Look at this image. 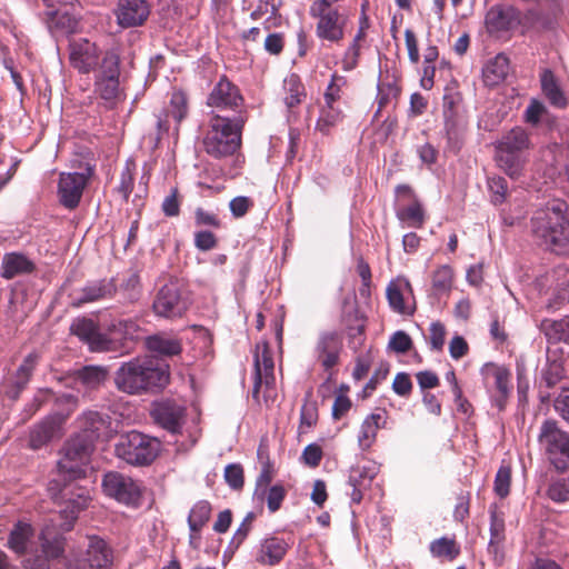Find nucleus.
Segmentation results:
<instances>
[{
    "label": "nucleus",
    "mask_w": 569,
    "mask_h": 569,
    "mask_svg": "<svg viewBox=\"0 0 569 569\" xmlns=\"http://www.w3.org/2000/svg\"><path fill=\"white\" fill-rule=\"evenodd\" d=\"M79 435L86 440H90L92 445L101 437L107 435L110 428V418L98 411H87L78 418Z\"/></svg>",
    "instance_id": "25"
},
{
    "label": "nucleus",
    "mask_w": 569,
    "mask_h": 569,
    "mask_svg": "<svg viewBox=\"0 0 569 569\" xmlns=\"http://www.w3.org/2000/svg\"><path fill=\"white\" fill-rule=\"evenodd\" d=\"M119 77L120 57L113 50L107 51L101 58L100 68L96 74L94 91L108 109H113L119 101Z\"/></svg>",
    "instance_id": "10"
},
{
    "label": "nucleus",
    "mask_w": 569,
    "mask_h": 569,
    "mask_svg": "<svg viewBox=\"0 0 569 569\" xmlns=\"http://www.w3.org/2000/svg\"><path fill=\"white\" fill-rule=\"evenodd\" d=\"M289 545L278 537H269L261 541L257 553V562L263 566H276L287 555Z\"/></svg>",
    "instance_id": "27"
},
{
    "label": "nucleus",
    "mask_w": 569,
    "mask_h": 569,
    "mask_svg": "<svg viewBox=\"0 0 569 569\" xmlns=\"http://www.w3.org/2000/svg\"><path fill=\"white\" fill-rule=\"evenodd\" d=\"M71 333L77 336L81 341L89 346L93 352L109 351L112 349L113 342L107 335L100 332L98 325L89 318L76 319L71 327Z\"/></svg>",
    "instance_id": "20"
},
{
    "label": "nucleus",
    "mask_w": 569,
    "mask_h": 569,
    "mask_svg": "<svg viewBox=\"0 0 569 569\" xmlns=\"http://www.w3.org/2000/svg\"><path fill=\"white\" fill-rule=\"evenodd\" d=\"M57 406H66V409L47 417L40 423L36 425L30 431V447L40 449L49 443L53 438L60 436L62 423L78 407V397L70 393H63L56 398Z\"/></svg>",
    "instance_id": "8"
},
{
    "label": "nucleus",
    "mask_w": 569,
    "mask_h": 569,
    "mask_svg": "<svg viewBox=\"0 0 569 569\" xmlns=\"http://www.w3.org/2000/svg\"><path fill=\"white\" fill-rule=\"evenodd\" d=\"M161 208L167 217H177L180 213V194L177 187L171 188L170 193L163 199Z\"/></svg>",
    "instance_id": "58"
},
{
    "label": "nucleus",
    "mask_w": 569,
    "mask_h": 569,
    "mask_svg": "<svg viewBox=\"0 0 569 569\" xmlns=\"http://www.w3.org/2000/svg\"><path fill=\"white\" fill-rule=\"evenodd\" d=\"M39 356L36 352L27 355L18 368L9 372L0 383V395L16 402L27 389L38 366Z\"/></svg>",
    "instance_id": "13"
},
{
    "label": "nucleus",
    "mask_w": 569,
    "mask_h": 569,
    "mask_svg": "<svg viewBox=\"0 0 569 569\" xmlns=\"http://www.w3.org/2000/svg\"><path fill=\"white\" fill-rule=\"evenodd\" d=\"M170 106L173 119L180 123L188 113V98L183 91H174L171 96Z\"/></svg>",
    "instance_id": "51"
},
{
    "label": "nucleus",
    "mask_w": 569,
    "mask_h": 569,
    "mask_svg": "<svg viewBox=\"0 0 569 569\" xmlns=\"http://www.w3.org/2000/svg\"><path fill=\"white\" fill-rule=\"evenodd\" d=\"M511 468L507 465L500 466L497 471L493 490L500 498H506L510 492Z\"/></svg>",
    "instance_id": "47"
},
{
    "label": "nucleus",
    "mask_w": 569,
    "mask_h": 569,
    "mask_svg": "<svg viewBox=\"0 0 569 569\" xmlns=\"http://www.w3.org/2000/svg\"><path fill=\"white\" fill-rule=\"evenodd\" d=\"M347 83L345 77L333 73L331 76L330 83L327 87L325 92V102L328 108L335 106V103L340 99L341 87Z\"/></svg>",
    "instance_id": "49"
},
{
    "label": "nucleus",
    "mask_w": 569,
    "mask_h": 569,
    "mask_svg": "<svg viewBox=\"0 0 569 569\" xmlns=\"http://www.w3.org/2000/svg\"><path fill=\"white\" fill-rule=\"evenodd\" d=\"M87 561L91 569H109L112 563V552L106 541L91 537L87 549Z\"/></svg>",
    "instance_id": "31"
},
{
    "label": "nucleus",
    "mask_w": 569,
    "mask_h": 569,
    "mask_svg": "<svg viewBox=\"0 0 569 569\" xmlns=\"http://www.w3.org/2000/svg\"><path fill=\"white\" fill-rule=\"evenodd\" d=\"M32 536L33 529L31 525L19 521L10 532L8 546L17 555H24L28 551L29 541Z\"/></svg>",
    "instance_id": "36"
},
{
    "label": "nucleus",
    "mask_w": 569,
    "mask_h": 569,
    "mask_svg": "<svg viewBox=\"0 0 569 569\" xmlns=\"http://www.w3.org/2000/svg\"><path fill=\"white\" fill-rule=\"evenodd\" d=\"M169 382V367L153 358L123 362L114 373L116 388L128 395L158 391Z\"/></svg>",
    "instance_id": "1"
},
{
    "label": "nucleus",
    "mask_w": 569,
    "mask_h": 569,
    "mask_svg": "<svg viewBox=\"0 0 569 569\" xmlns=\"http://www.w3.org/2000/svg\"><path fill=\"white\" fill-rule=\"evenodd\" d=\"M207 104L219 112L231 110L237 112H246L242 109L243 98L239 88L232 83L227 76H221L219 81L213 86L207 97Z\"/></svg>",
    "instance_id": "15"
},
{
    "label": "nucleus",
    "mask_w": 569,
    "mask_h": 569,
    "mask_svg": "<svg viewBox=\"0 0 569 569\" xmlns=\"http://www.w3.org/2000/svg\"><path fill=\"white\" fill-rule=\"evenodd\" d=\"M547 496L558 503L569 501V480L561 478L551 481L547 490Z\"/></svg>",
    "instance_id": "48"
},
{
    "label": "nucleus",
    "mask_w": 569,
    "mask_h": 569,
    "mask_svg": "<svg viewBox=\"0 0 569 569\" xmlns=\"http://www.w3.org/2000/svg\"><path fill=\"white\" fill-rule=\"evenodd\" d=\"M488 188L492 194V202L495 204H501L505 202L508 192V184L503 177H490L488 179Z\"/></svg>",
    "instance_id": "52"
},
{
    "label": "nucleus",
    "mask_w": 569,
    "mask_h": 569,
    "mask_svg": "<svg viewBox=\"0 0 569 569\" xmlns=\"http://www.w3.org/2000/svg\"><path fill=\"white\" fill-rule=\"evenodd\" d=\"M505 521L503 518L497 512L496 508L490 509V546L499 542L503 538Z\"/></svg>",
    "instance_id": "60"
},
{
    "label": "nucleus",
    "mask_w": 569,
    "mask_h": 569,
    "mask_svg": "<svg viewBox=\"0 0 569 569\" xmlns=\"http://www.w3.org/2000/svg\"><path fill=\"white\" fill-rule=\"evenodd\" d=\"M453 270L450 266H441L432 273V289L436 293H446L451 290Z\"/></svg>",
    "instance_id": "45"
},
{
    "label": "nucleus",
    "mask_w": 569,
    "mask_h": 569,
    "mask_svg": "<svg viewBox=\"0 0 569 569\" xmlns=\"http://www.w3.org/2000/svg\"><path fill=\"white\" fill-rule=\"evenodd\" d=\"M386 423L380 413H371L361 425L358 442L362 450H368L376 440L377 432Z\"/></svg>",
    "instance_id": "35"
},
{
    "label": "nucleus",
    "mask_w": 569,
    "mask_h": 569,
    "mask_svg": "<svg viewBox=\"0 0 569 569\" xmlns=\"http://www.w3.org/2000/svg\"><path fill=\"white\" fill-rule=\"evenodd\" d=\"M388 373H389V365L381 363L376 369V371L373 372V375L371 376L369 381L366 383V386L363 387L362 398L369 397L372 393V391H375L377 389V386L379 385V382L387 378Z\"/></svg>",
    "instance_id": "59"
},
{
    "label": "nucleus",
    "mask_w": 569,
    "mask_h": 569,
    "mask_svg": "<svg viewBox=\"0 0 569 569\" xmlns=\"http://www.w3.org/2000/svg\"><path fill=\"white\" fill-rule=\"evenodd\" d=\"M341 111L338 108L335 106H331V108L325 106L318 119L317 128L322 132H327L341 119Z\"/></svg>",
    "instance_id": "53"
},
{
    "label": "nucleus",
    "mask_w": 569,
    "mask_h": 569,
    "mask_svg": "<svg viewBox=\"0 0 569 569\" xmlns=\"http://www.w3.org/2000/svg\"><path fill=\"white\" fill-rule=\"evenodd\" d=\"M69 61L80 73L88 74L100 67L99 48L88 39H74L69 43Z\"/></svg>",
    "instance_id": "17"
},
{
    "label": "nucleus",
    "mask_w": 569,
    "mask_h": 569,
    "mask_svg": "<svg viewBox=\"0 0 569 569\" xmlns=\"http://www.w3.org/2000/svg\"><path fill=\"white\" fill-rule=\"evenodd\" d=\"M194 226L196 227H211L213 229H220L222 223L217 213L204 210L198 207L194 210Z\"/></svg>",
    "instance_id": "54"
},
{
    "label": "nucleus",
    "mask_w": 569,
    "mask_h": 569,
    "mask_svg": "<svg viewBox=\"0 0 569 569\" xmlns=\"http://www.w3.org/2000/svg\"><path fill=\"white\" fill-rule=\"evenodd\" d=\"M341 323L350 339H355L365 332V317L360 313L356 303H350L347 300L343 301L342 306Z\"/></svg>",
    "instance_id": "32"
},
{
    "label": "nucleus",
    "mask_w": 569,
    "mask_h": 569,
    "mask_svg": "<svg viewBox=\"0 0 569 569\" xmlns=\"http://www.w3.org/2000/svg\"><path fill=\"white\" fill-rule=\"evenodd\" d=\"M566 202H557L546 210L538 212L531 220L532 232L546 246L558 254L569 247V218Z\"/></svg>",
    "instance_id": "3"
},
{
    "label": "nucleus",
    "mask_w": 569,
    "mask_h": 569,
    "mask_svg": "<svg viewBox=\"0 0 569 569\" xmlns=\"http://www.w3.org/2000/svg\"><path fill=\"white\" fill-rule=\"evenodd\" d=\"M76 381L88 390H96L108 379L109 371L102 366H84L73 373Z\"/></svg>",
    "instance_id": "34"
},
{
    "label": "nucleus",
    "mask_w": 569,
    "mask_h": 569,
    "mask_svg": "<svg viewBox=\"0 0 569 569\" xmlns=\"http://www.w3.org/2000/svg\"><path fill=\"white\" fill-rule=\"evenodd\" d=\"M542 330L550 342L569 343V316L553 321H543Z\"/></svg>",
    "instance_id": "39"
},
{
    "label": "nucleus",
    "mask_w": 569,
    "mask_h": 569,
    "mask_svg": "<svg viewBox=\"0 0 569 569\" xmlns=\"http://www.w3.org/2000/svg\"><path fill=\"white\" fill-rule=\"evenodd\" d=\"M48 490L53 499L61 500L66 503L63 511L69 512L72 520L77 519L78 513L84 510L91 500L87 488H76L72 483H63V486H60V480L57 479L49 482Z\"/></svg>",
    "instance_id": "16"
},
{
    "label": "nucleus",
    "mask_w": 569,
    "mask_h": 569,
    "mask_svg": "<svg viewBox=\"0 0 569 569\" xmlns=\"http://www.w3.org/2000/svg\"><path fill=\"white\" fill-rule=\"evenodd\" d=\"M430 552L433 557L451 561L459 556L460 548L455 539L441 537L430 543Z\"/></svg>",
    "instance_id": "41"
},
{
    "label": "nucleus",
    "mask_w": 569,
    "mask_h": 569,
    "mask_svg": "<svg viewBox=\"0 0 569 569\" xmlns=\"http://www.w3.org/2000/svg\"><path fill=\"white\" fill-rule=\"evenodd\" d=\"M495 161L500 170L516 180L522 176L527 158L517 152L495 149Z\"/></svg>",
    "instance_id": "29"
},
{
    "label": "nucleus",
    "mask_w": 569,
    "mask_h": 569,
    "mask_svg": "<svg viewBox=\"0 0 569 569\" xmlns=\"http://www.w3.org/2000/svg\"><path fill=\"white\" fill-rule=\"evenodd\" d=\"M489 32L507 31L521 22V11L513 6L496 4L486 14Z\"/></svg>",
    "instance_id": "23"
},
{
    "label": "nucleus",
    "mask_w": 569,
    "mask_h": 569,
    "mask_svg": "<svg viewBox=\"0 0 569 569\" xmlns=\"http://www.w3.org/2000/svg\"><path fill=\"white\" fill-rule=\"evenodd\" d=\"M117 292V286L113 279H101L88 282L81 289L71 293L70 305L79 308L83 305L97 302L113 297Z\"/></svg>",
    "instance_id": "21"
},
{
    "label": "nucleus",
    "mask_w": 569,
    "mask_h": 569,
    "mask_svg": "<svg viewBox=\"0 0 569 569\" xmlns=\"http://www.w3.org/2000/svg\"><path fill=\"white\" fill-rule=\"evenodd\" d=\"M565 377V368L559 360H548L545 368L541 370V385L546 388H553Z\"/></svg>",
    "instance_id": "46"
},
{
    "label": "nucleus",
    "mask_w": 569,
    "mask_h": 569,
    "mask_svg": "<svg viewBox=\"0 0 569 569\" xmlns=\"http://www.w3.org/2000/svg\"><path fill=\"white\" fill-rule=\"evenodd\" d=\"M283 90H284V103L289 109H292L306 99L307 92L306 87L302 83L299 76L292 73L283 81Z\"/></svg>",
    "instance_id": "37"
},
{
    "label": "nucleus",
    "mask_w": 569,
    "mask_h": 569,
    "mask_svg": "<svg viewBox=\"0 0 569 569\" xmlns=\"http://www.w3.org/2000/svg\"><path fill=\"white\" fill-rule=\"evenodd\" d=\"M541 90L549 103L559 109L568 106V99L558 83L555 73L550 69H545L540 74Z\"/></svg>",
    "instance_id": "30"
},
{
    "label": "nucleus",
    "mask_w": 569,
    "mask_h": 569,
    "mask_svg": "<svg viewBox=\"0 0 569 569\" xmlns=\"http://www.w3.org/2000/svg\"><path fill=\"white\" fill-rule=\"evenodd\" d=\"M386 295L389 306L393 311L400 315H412L415 312V307H409L405 303L402 290L397 282H389Z\"/></svg>",
    "instance_id": "43"
},
{
    "label": "nucleus",
    "mask_w": 569,
    "mask_h": 569,
    "mask_svg": "<svg viewBox=\"0 0 569 569\" xmlns=\"http://www.w3.org/2000/svg\"><path fill=\"white\" fill-rule=\"evenodd\" d=\"M104 493L128 507H140L146 487L142 481L118 471H109L103 476Z\"/></svg>",
    "instance_id": "11"
},
{
    "label": "nucleus",
    "mask_w": 569,
    "mask_h": 569,
    "mask_svg": "<svg viewBox=\"0 0 569 569\" xmlns=\"http://www.w3.org/2000/svg\"><path fill=\"white\" fill-rule=\"evenodd\" d=\"M318 421V407L316 401L306 400L300 410V430L305 432L316 426Z\"/></svg>",
    "instance_id": "50"
},
{
    "label": "nucleus",
    "mask_w": 569,
    "mask_h": 569,
    "mask_svg": "<svg viewBox=\"0 0 569 569\" xmlns=\"http://www.w3.org/2000/svg\"><path fill=\"white\" fill-rule=\"evenodd\" d=\"M254 519H256L254 512L251 511V512L247 513V516L240 523L239 528L234 532V535L230 541V547L238 549L242 545V542L247 539V537L251 530L252 522Z\"/></svg>",
    "instance_id": "55"
},
{
    "label": "nucleus",
    "mask_w": 569,
    "mask_h": 569,
    "mask_svg": "<svg viewBox=\"0 0 569 569\" xmlns=\"http://www.w3.org/2000/svg\"><path fill=\"white\" fill-rule=\"evenodd\" d=\"M161 443L157 438L132 430L120 436L114 446L116 456L136 467L151 465L158 457Z\"/></svg>",
    "instance_id": "5"
},
{
    "label": "nucleus",
    "mask_w": 569,
    "mask_h": 569,
    "mask_svg": "<svg viewBox=\"0 0 569 569\" xmlns=\"http://www.w3.org/2000/svg\"><path fill=\"white\" fill-rule=\"evenodd\" d=\"M93 170L87 167L84 172H62L58 182V194L60 203L69 209H76L83 194Z\"/></svg>",
    "instance_id": "14"
},
{
    "label": "nucleus",
    "mask_w": 569,
    "mask_h": 569,
    "mask_svg": "<svg viewBox=\"0 0 569 569\" xmlns=\"http://www.w3.org/2000/svg\"><path fill=\"white\" fill-rule=\"evenodd\" d=\"M538 441L548 460L559 471L569 466V433L559 428L558 422L547 419L540 427Z\"/></svg>",
    "instance_id": "9"
},
{
    "label": "nucleus",
    "mask_w": 569,
    "mask_h": 569,
    "mask_svg": "<svg viewBox=\"0 0 569 569\" xmlns=\"http://www.w3.org/2000/svg\"><path fill=\"white\" fill-rule=\"evenodd\" d=\"M397 217L410 227L421 228L425 222V210L419 200L415 198L411 204L397 211Z\"/></svg>",
    "instance_id": "42"
},
{
    "label": "nucleus",
    "mask_w": 569,
    "mask_h": 569,
    "mask_svg": "<svg viewBox=\"0 0 569 569\" xmlns=\"http://www.w3.org/2000/svg\"><path fill=\"white\" fill-rule=\"evenodd\" d=\"M337 2L339 0H315L309 14L317 19L316 36L322 41L339 44L345 39L349 16L335 6Z\"/></svg>",
    "instance_id": "4"
},
{
    "label": "nucleus",
    "mask_w": 569,
    "mask_h": 569,
    "mask_svg": "<svg viewBox=\"0 0 569 569\" xmlns=\"http://www.w3.org/2000/svg\"><path fill=\"white\" fill-rule=\"evenodd\" d=\"M284 48V36L281 32L269 33L263 42V49L271 56H279Z\"/></svg>",
    "instance_id": "64"
},
{
    "label": "nucleus",
    "mask_w": 569,
    "mask_h": 569,
    "mask_svg": "<svg viewBox=\"0 0 569 569\" xmlns=\"http://www.w3.org/2000/svg\"><path fill=\"white\" fill-rule=\"evenodd\" d=\"M430 336H429V342L432 350L441 351L445 345L446 339V328L445 326L439 322H432L430 325Z\"/></svg>",
    "instance_id": "63"
},
{
    "label": "nucleus",
    "mask_w": 569,
    "mask_h": 569,
    "mask_svg": "<svg viewBox=\"0 0 569 569\" xmlns=\"http://www.w3.org/2000/svg\"><path fill=\"white\" fill-rule=\"evenodd\" d=\"M224 479L230 488L234 490L242 489L244 485L242 466L239 463L228 465L224 469Z\"/></svg>",
    "instance_id": "56"
},
{
    "label": "nucleus",
    "mask_w": 569,
    "mask_h": 569,
    "mask_svg": "<svg viewBox=\"0 0 569 569\" xmlns=\"http://www.w3.org/2000/svg\"><path fill=\"white\" fill-rule=\"evenodd\" d=\"M247 120V112H237L231 117L221 113L212 116L203 138L204 151L216 159L232 156L241 146V133Z\"/></svg>",
    "instance_id": "2"
},
{
    "label": "nucleus",
    "mask_w": 569,
    "mask_h": 569,
    "mask_svg": "<svg viewBox=\"0 0 569 569\" xmlns=\"http://www.w3.org/2000/svg\"><path fill=\"white\" fill-rule=\"evenodd\" d=\"M531 148L529 133L522 127H515L495 142V149L523 154Z\"/></svg>",
    "instance_id": "28"
},
{
    "label": "nucleus",
    "mask_w": 569,
    "mask_h": 569,
    "mask_svg": "<svg viewBox=\"0 0 569 569\" xmlns=\"http://www.w3.org/2000/svg\"><path fill=\"white\" fill-rule=\"evenodd\" d=\"M377 473L378 467L372 461H368L363 465L358 463L351 467L348 483L352 487V491L350 493L352 502H361L363 493L370 489L372 480Z\"/></svg>",
    "instance_id": "22"
},
{
    "label": "nucleus",
    "mask_w": 569,
    "mask_h": 569,
    "mask_svg": "<svg viewBox=\"0 0 569 569\" xmlns=\"http://www.w3.org/2000/svg\"><path fill=\"white\" fill-rule=\"evenodd\" d=\"M194 246L200 251H210L218 246V239L213 232L200 230L194 233Z\"/></svg>",
    "instance_id": "62"
},
{
    "label": "nucleus",
    "mask_w": 569,
    "mask_h": 569,
    "mask_svg": "<svg viewBox=\"0 0 569 569\" xmlns=\"http://www.w3.org/2000/svg\"><path fill=\"white\" fill-rule=\"evenodd\" d=\"M447 143L450 151L458 153L465 142V128L456 119L445 120Z\"/></svg>",
    "instance_id": "44"
},
{
    "label": "nucleus",
    "mask_w": 569,
    "mask_h": 569,
    "mask_svg": "<svg viewBox=\"0 0 569 569\" xmlns=\"http://www.w3.org/2000/svg\"><path fill=\"white\" fill-rule=\"evenodd\" d=\"M146 346L150 351L161 356H176L182 350L180 340L161 335L148 337Z\"/></svg>",
    "instance_id": "38"
},
{
    "label": "nucleus",
    "mask_w": 569,
    "mask_h": 569,
    "mask_svg": "<svg viewBox=\"0 0 569 569\" xmlns=\"http://www.w3.org/2000/svg\"><path fill=\"white\" fill-rule=\"evenodd\" d=\"M547 112V108L542 102L537 99H532L525 111V121L531 126H537L541 117Z\"/></svg>",
    "instance_id": "61"
},
{
    "label": "nucleus",
    "mask_w": 569,
    "mask_h": 569,
    "mask_svg": "<svg viewBox=\"0 0 569 569\" xmlns=\"http://www.w3.org/2000/svg\"><path fill=\"white\" fill-rule=\"evenodd\" d=\"M150 14V7L146 0H119L117 20L122 28L143 24Z\"/></svg>",
    "instance_id": "24"
},
{
    "label": "nucleus",
    "mask_w": 569,
    "mask_h": 569,
    "mask_svg": "<svg viewBox=\"0 0 569 569\" xmlns=\"http://www.w3.org/2000/svg\"><path fill=\"white\" fill-rule=\"evenodd\" d=\"M412 339L405 331H396L388 343L389 349L397 353H406L412 348Z\"/></svg>",
    "instance_id": "57"
},
{
    "label": "nucleus",
    "mask_w": 569,
    "mask_h": 569,
    "mask_svg": "<svg viewBox=\"0 0 569 569\" xmlns=\"http://www.w3.org/2000/svg\"><path fill=\"white\" fill-rule=\"evenodd\" d=\"M343 352L342 333L336 330L321 331L313 346V357L327 373V382H331L336 376V368L340 365Z\"/></svg>",
    "instance_id": "12"
},
{
    "label": "nucleus",
    "mask_w": 569,
    "mask_h": 569,
    "mask_svg": "<svg viewBox=\"0 0 569 569\" xmlns=\"http://www.w3.org/2000/svg\"><path fill=\"white\" fill-rule=\"evenodd\" d=\"M191 306L190 292L182 280L171 278L157 292L152 309L162 318L182 317Z\"/></svg>",
    "instance_id": "6"
},
{
    "label": "nucleus",
    "mask_w": 569,
    "mask_h": 569,
    "mask_svg": "<svg viewBox=\"0 0 569 569\" xmlns=\"http://www.w3.org/2000/svg\"><path fill=\"white\" fill-rule=\"evenodd\" d=\"M153 421L171 433H180L186 422V407L173 400L153 403L150 411Z\"/></svg>",
    "instance_id": "18"
},
{
    "label": "nucleus",
    "mask_w": 569,
    "mask_h": 569,
    "mask_svg": "<svg viewBox=\"0 0 569 569\" xmlns=\"http://www.w3.org/2000/svg\"><path fill=\"white\" fill-rule=\"evenodd\" d=\"M36 270V263L21 252H8L2 257L1 278L11 280L18 276L30 274Z\"/></svg>",
    "instance_id": "26"
},
{
    "label": "nucleus",
    "mask_w": 569,
    "mask_h": 569,
    "mask_svg": "<svg viewBox=\"0 0 569 569\" xmlns=\"http://www.w3.org/2000/svg\"><path fill=\"white\" fill-rule=\"evenodd\" d=\"M253 368L254 382L252 388V397L259 401L261 385L264 383L266 387H270L274 383V362L271 350L269 348V343L267 341L257 343L253 357Z\"/></svg>",
    "instance_id": "19"
},
{
    "label": "nucleus",
    "mask_w": 569,
    "mask_h": 569,
    "mask_svg": "<svg viewBox=\"0 0 569 569\" xmlns=\"http://www.w3.org/2000/svg\"><path fill=\"white\" fill-rule=\"evenodd\" d=\"M94 445L79 435L71 437L61 450V458L58 461L59 475L63 480L80 479L86 476L84 466L88 463Z\"/></svg>",
    "instance_id": "7"
},
{
    "label": "nucleus",
    "mask_w": 569,
    "mask_h": 569,
    "mask_svg": "<svg viewBox=\"0 0 569 569\" xmlns=\"http://www.w3.org/2000/svg\"><path fill=\"white\" fill-rule=\"evenodd\" d=\"M509 72V59L499 53L490 59L482 69L483 82L488 87H495L502 82Z\"/></svg>",
    "instance_id": "33"
},
{
    "label": "nucleus",
    "mask_w": 569,
    "mask_h": 569,
    "mask_svg": "<svg viewBox=\"0 0 569 569\" xmlns=\"http://www.w3.org/2000/svg\"><path fill=\"white\" fill-rule=\"evenodd\" d=\"M211 505L207 500L198 501L188 516V526L190 531L200 532L209 521L211 516Z\"/></svg>",
    "instance_id": "40"
}]
</instances>
